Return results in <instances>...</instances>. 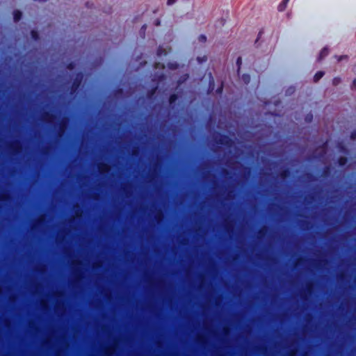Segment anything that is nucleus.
<instances>
[{
  "mask_svg": "<svg viewBox=\"0 0 356 356\" xmlns=\"http://www.w3.org/2000/svg\"><path fill=\"white\" fill-rule=\"evenodd\" d=\"M161 168L162 166H159L158 163L151 166L144 177L143 184L140 186V189L149 191L157 188L162 177Z\"/></svg>",
  "mask_w": 356,
  "mask_h": 356,
  "instance_id": "f257e3e1",
  "label": "nucleus"
},
{
  "mask_svg": "<svg viewBox=\"0 0 356 356\" xmlns=\"http://www.w3.org/2000/svg\"><path fill=\"white\" fill-rule=\"evenodd\" d=\"M84 74L82 72H79L76 74L75 78L74 79L70 90V94L72 96H75L81 86L83 79Z\"/></svg>",
  "mask_w": 356,
  "mask_h": 356,
  "instance_id": "f03ea898",
  "label": "nucleus"
},
{
  "mask_svg": "<svg viewBox=\"0 0 356 356\" xmlns=\"http://www.w3.org/2000/svg\"><path fill=\"white\" fill-rule=\"evenodd\" d=\"M137 188L136 182L134 183L131 180H122L120 182V191L125 195L132 193Z\"/></svg>",
  "mask_w": 356,
  "mask_h": 356,
  "instance_id": "7ed1b4c3",
  "label": "nucleus"
},
{
  "mask_svg": "<svg viewBox=\"0 0 356 356\" xmlns=\"http://www.w3.org/2000/svg\"><path fill=\"white\" fill-rule=\"evenodd\" d=\"M216 144L223 145L230 148L234 145V140L227 135L217 133V136L214 138Z\"/></svg>",
  "mask_w": 356,
  "mask_h": 356,
  "instance_id": "20e7f679",
  "label": "nucleus"
},
{
  "mask_svg": "<svg viewBox=\"0 0 356 356\" xmlns=\"http://www.w3.org/2000/svg\"><path fill=\"white\" fill-rule=\"evenodd\" d=\"M251 170L250 166H242L241 168L239 185L241 193L245 188V181L248 180L251 175Z\"/></svg>",
  "mask_w": 356,
  "mask_h": 356,
  "instance_id": "39448f33",
  "label": "nucleus"
},
{
  "mask_svg": "<svg viewBox=\"0 0 356 356\" xmlns=\"http://www.w3.org/2000/svg\"><path fill=\"white\" fill-rule=\"evenodd\" d=\"M97 169L102 179H105L108 178L111 170V165L108 163L100 162L97 164Z\"/></svg>",
  "mask_w": 356,
  "mask_h": 356,
  "instance_id": "423d86ee",
  "label": "nucleus"
},
{
  "mask_svg": "<svg viewBox=\"0 0 356 356\" xmlns=\"http://www.w3.org/2000/svg\"><path fill=\"white\" fill-rule=\"evenodd\" d=\"M261 191L265 193H278L281 191V189L276 183H272L268 186H262Z\"/></svg>",
  "mask_w": 356,
  "mask_h": 356,
  "instance_id": "0eeeda50",
  "label": "nucleus"
},
{
  "mask_svg": "<svg viewBox=\"0 0 356 356\" xmlns=\"http://www.w3.org/2000/svg\"><path fill=\"white\" fill-rule=\"evenodd\" d=\"M9 149L13 154H17L22 150V145L19 140H16L9 145Z\"/></svg>",
  "mask_w": 356,
  "mask_h": 356,
  "instance_id": "6e6552de",
  "label": "nucleus"
},
{
  "mask_svg": "<svg viewBox=\"0 0 356 356\" xmlns=\"http://www.w3.org/2000/svg\"><path fill=\"white\" fill-rule=\"evenodd\" d=\"M291 170L289 168H285L280 170L278 173V177L282 180L284 181L286 179L289 178L291 176Z\"/></svg>",
  "mask_w": 356,
  "mask_h": 356,
  "instance_id": "1a4fd4ad",
  "label": "nucleus"
},
{
  "mask_svg": "<svg viewBox=\"0 0 356 356\" xmlns=\"http://www.w3.org/2000/svg\"><path fill=\"white\" fill-rule=\"evenodd\" d=\"M313 289H314L313 282H307L306 284L305 290L301 294L302 298L305 299L306 298L305 293L307 292V293L311 294L312 292L313 291Z\"/></svg>",
  "mask_w": 356,
  "mask_h": 356,
  "instance_id": "9d476101",
  "label": "nucleus"
},
{
  "mask_svg": "<svg viewBox=\"0 0 356 356\" xmlns=\"http://www.w3.org/2000/svg\"><path fill=\"white\" fill-rule=\"evenodd\" d=\"M332 173V167L331 165H325L322 171L321 176L324 179H327L331 176Z\"/></svg>",
  "mask_w": 356,
  "mask_h": 356,
  "instance_id": "9b49d317",
  "label": "nucleus"
},
{
  "mask_svg": "<svg viewBox=\"0 0 356 356\" xmlns=\"http://www.w3.org/2000/svg\"><path fill=\"white\" fill-rule=\"evenodd\" d=\"M56 118V115L49 112H44L42 114V120L46 122H51Z\"/></svg>",
  "mask_w": 356,
  "mask_h": 356,
  "instance_id": "f8f14e48",
  "label": "nucleus"
},
{
  "mask_svg": "<svg viewBox=\"0 0 356 356\" xmlns=\"http://www.w3.org/2000/svg\"><path fill=\"white\" fill-rule=\"evenodd\" d=\"M179 98V95L176 93L171 94L168 98V103L170 106L174 107L176 104V102Z\"/></svg>",
  "mask_w": 356,
  "mask_h": 356,
  "instance_id": "ddd939ff",
  "label": "nucleus"
},
{
  "mask_svg": "<svg viewBox=\"0 0 356 356\" xmlns=\"http://www.w3.org/2000/svg\"><path fill=\"white\" fill-rule=\"evenodd\" d=\"M329 54V50L327 47H323L320 53H319V55H318V61H321L324 58H325Z\"/></svg>",
  "mask_w": 356,
  "mask_h": 356,
  "instance_id": "4468645a",
  "label": "nucleus"
},
{
  "mask_svg": "<svg viewBox=\"0 0 356 356\" xmlns=\"http://www.w3.org/2000/svg\"><path fill=\"white\" fill-rule=\"evenodd\" d=\"M158 88H159L158 86H154L152 88H150L149 90H147V97L148 99H152L156 94V91L158 90Z\"/></svg>",
  "mask_w": 356,
  "mask_h": 356,
  "instance_id": "2eb2a0df",
  "label": "nucleus"
},
{
  "mask_svg": "<svg viewBox=\"0 0 356 356\" xmlns=\"http://www.w3.org/2000/svg\"><path fill=\"white\" fill-rule=\"evenodd\" d=\"M22 17V13L19 10H15L13 11V19L15 22H19Z\"/></svg>",
  "mask_w": 356,
  "mask_h": 356,
  "instance_id": "dca6fc26",
  "label": "nucleus"
},
{
  "mask_svg": "<svg viewBox=\"0 0 356 356\" xmlns=\"http://www.w3.org/2000/svg\"><path fill=\"white\" fill-rule=\"evenodd\" d=\"M289 1V0H282L280 2V3L278 5V7H277L278 11H280V12L284 11L286 8V6H287Z\"/></svg>",
  "mask_w": 356,
  "mask_h": 356,
  "instance_id": "f3484780",
  "label": "nucleus"
},
{
  "mask_svg": "<svg viewBox=\"0 0 356 356\" xmlns=\"http://www.w3.org/2000/svg\"><path fill=\"white\" fill-rule=\"evenodd\" d=\"M348 163V158L346 156H339L337 159V163L339 166H344Z\"/></svg>",
  "mask_w": 356,
  "mask_h": 356,
  "instance_id": "a211bd4d",
  "label": "nucleus"
},
{
  "mask_svg": "<svg viewBox=\"0 0 356 356\" xmlns=\"http://www.w3.org/2000/svg\"><path fill=\"white\" fill-rule=\"evenodd\" d=\"M325 74L323 71H318L314 76V82H318Z\"/></svg>",
  "mask_w": 356,
  "mask_h": 356,
  "instance_id": "6ab92c4d",
  "label": "nucleus"
},
{
  "mask_svg": "<svg viewBox=\"0 0 356 356\" xmlns=\"http://www.w3.org/2000/svg\"><path fill=\"white\" fill-rule=\"evenodd\" d=\"M31 38L35 41L38 40L40 38V35H39L38 31L34 30V29L31 31Z\"/></svg>",
  "mask_w": 356,
  "mask_h": 356,
  "instance_id": "aec40b11",
  "label": "nucleus"
},
{
  "mask_svg": "<svg viewBox=\"0 0 356 356\" xmlns=\"http://www.w3.org/2000/svg\"><path fill=\"white\" fill-rule=\"evenodd\" d=\"M305 177L309 181H314L317 180V178L312 172L306 173Z\"/></svg>",
  "mask_w": 356,
  "mask_h": 356,
  "instance_id": "412c9836",
  "label": "nucleus"
},
{
  "mask_svg": "<svg viewBox=\"0 0 356 356\" xmlns=\"http://www.w3.org/2000/svg\"><path fill=\"white\" fill-rule=\"evenodd\" d=\"M242 80L245 84H248L250 81V76L248 74H243L242 75Z\"/></svg>",
  "mask_w": 356,
  "mask_h": 356,
  "instance_id": "4be33fe9",
  "label": "nucleus"
},
{
  "mask_svg": "<svg viewBox=\"0 0 356 356\" xmlns=\"http://www.w3.org/2000/svg\"><path fill=\"white\" fill-rule=\"evenodd\" d=\"M76 67V64L74 62H70L69 63L67 64L66 65V68L69 70H72L75 68Z\"/></svg>",
  "mask_w": 356,
  "mask_h": 356,
  "instance_id": "5701e85b",
  "label": "nucleus"
},
{
  "mask_svg": "<svg viewBox=\"0 0 356 356\" xmlns=\"http://www.w3.org/2000/svg\"><path fill=\"white\" fill-rule=\"evenodd\" d=\"M341 79L340 77H334L332 79V84H333V86H337L341 83Z\"/></svg>",
  "mask_w": 356,
  "mask_h": 356,
  "instance_id": "b1692460",
  "label": "nucleus"
},
{
  "mask_svg": "<svg viewBox=\"0 0 356 356\" xmlns=\"http://www.w3.org/2000/svg\"><path fill=\"white\" fill-rule=\"evenodd\" d=\"M50 151V147L46 146L42 148V153L44 155H48Z\"/></svg>",
  "mask_w": 356,
  "mask_h": 356,
  "instance_id": "393cba45",
  "label": "nucleus"
},
{
  "mask_svg": "<svg viewBox=\"0 0 356 356\" xmlns=\"http://www.w3.org/2000/svg\"><path fill=\"white\" fill-rule=\"evenodd\" d=\"M241 65H242V58L241 57H238L236 59V65L238 67V70H237L238 72L240 71Z\"/></svg>",
  "mask_w": 356,
  "mask_h": 356,
  "instance_id": "a878e982",
  "label": "nucleus"
},
{
  "mask_svg": "<svg viewBox=\"0 0 356 356\" xmlns=\"http://www.w3.org/2000/svg\"><path fill=\"white\" fill-rule=\"evenodd\" d=\"M213 88H214V80H213V77L211 76V79L209 80V88L211 89V90H213Z\"/></svg>",
  "mask_w": 356,
  "mask_h": 356,
  "instance_id": "bb28decb",
  "label": "nucleus"
},
{
  "mask_svg": "<svg viewBox=\"0 0 356 356\" xmlns=\"http://www.w3.org/2000/svg\"><path fill=\"white\" fill-rule=\"evenodd\" d=\"M198 40H199V42H202V43L205 42L207 41L206 35H204L203 34L200 35L198 37Z\"/></svg>",
  "mask_w": 356,
  "mask_h": 356,
  "instance_id": "cd10ccee",
  "label": "nucleus"
},
{
  "mask_svg": "<svg viewBox=\"0 0 356 356\" xmlns=\"http://www.w3.org/2000/svg\"><path fill=\"white\" fill-rule=\"evenodd\" d=\"M223 90V83H222L221 85L216 89V92L218 95H221Z\"/></svg>",
  "mask_w": 356,
  "mask_h": 356,
  "instance_id": "c85d7f7f",
  "label": "nucleus"
},
{
  "mask_svg": "<svg viewBox=\"0 0 356 356\" xmlns=\"http://www.w3.org/2000/svg\"><path fill=\"white\" fill-rule=\"evenodd\" d=\"M139 153V148L138 147H135L133 149H132V155L134 156H136L138 155Z\"/></svg>",
  "mask_w": 356,
  "mask_h": 356,
  "instance_id": "c756f323",
  "label": "nucleus"
},
{
  "mask_svg": "<svg viewBox=\"0 0 356 356\" xmlns=\"http://www.w3.org/2000/svg\"><path fill=\"white\" fill-rule=\"evenodd\" d=\"M350 137L352 140L356 139V130L351 131Z\"/></svg>",
  "mask_w": 356,
  "mask_h": 356,
  "instance_id": "7c9ffc66",
  "label": "nucleus"
},
{
  "mask_svg": "<svg viewBox=\"0 0 356 356\" xmlns=\"http://www.w3.org/2000/svg\"><path fill=\"white\" fill-rule=\"evenodd\" d=\"M65 127V123L64 122H61L60 123V132L63 131V128Z\"/></svg>",
  "mask_w": 356,
  "mask_h": 356,
  "instance_id": "2f4dec72",
  "label": "nucleus"
},
{
  "mask_svg": "<svg viewBox=\"0 0 356 356\" xmlns=\"http://www.w3.org/2000/svg\"><path fill=\"white\" fill-rule=\"evenodd\" d=\"M177 0H168L167 1V4L168 6H171L172 4H174Z\"/></svg>",
  "mask_w": 356,
  "mask_h": 356,
  "instance_id": "473e14b6",
  "label": "nucleus"
},
{
  "mask_svg": "<svg viewBox=\"0 0 356 356\" xmlns=\"http://www.w3.org/2000/svg\"><path fill=\"white\" fill-rule=\"evenodd\" d=\"M348 56H337V60L338 61H341L342 60L343 58H347Z\"/></svg>",
  "mask_w": 356,
  "mask_h": 356,
  "instance_id": "72a5a7b5",
  "label": "nucleus"
},
{
  "mask_svg": "<svg viewBox=\"0 0 356 356\" xmlns=\"http://www.w3.org/2000/svg\"><path fill=\"white\" fill-rule=\"evenodd\" d=\"M303 261V258L302 257H299L298 259H297V260L296 261L294 265L295 266H297L299 262L300 261Z\"/></svg>",
  "mask_w": 356,
  "mask_h": 356,
  "instance_id": "f704fd0d",
  "label": "nucleus"
},
{
  "mask_svg": "<svg viewBox=\"0 0 356 356\" xmlns=\"http://www.w3.org/2000/svg\"><path fill=\"white\" fill-rule=\"evenodd\" d=\"M92 6H93V3L91 2L88 1L86 3V6L88 8H92Z\"/></svg>",
  "mask_w": 356,
  "mask_h": 356,
  "instance_id": "c9c22d12",
  "label": "nucleus"
},
{
  "mask_svg": "<svg viewBox=\"0 0 356 356\" xmlns=\"http://www.w3.org/2000/svg\"><path fill=\"white\" fill-rule=\"evenodd\" d=\"M262 34H263V31H260L258 33V36H257V38L255 42H257L259 40V39L261 37Z\"/></svg>",
  "mask_w": 356,
  "mask_h": 356,
  "instance_id": "e433bc0d",
  "label": "nucleus"
},
{
  "mask_svg": "<svg viewBox=\"0 0 356 356\" xmlns=\"http://www.w3.org/2000/svg\"><path fill=\"white\" fill-rule=\"evenodd\" d=\"M352 88H356V78L353 81V83L351 86Z\"/></svg>",
  "mask_w": 356,
  "mask_h": 356,
  "instance_id": "4c0bfd02",
  "label": "nucleus"
},
{
  "mask_svg": "<svg viewBox=\"0 0 356 356\" xmlns=\"http://www.w3.org/2000/svg\"><path fill=\"white\" fill-rule=\"evenodd\" d=\"M160 24H161V21H160V19H156L155 20V22H154V24H155L156 26H159V25H160Z\"/></svg>",
  "mask_w": 356,
  "mask_h": 356,
  "instance_id": "58836bf2",
  "label": "nucleus"
},
{
  "mask_svg": "<svg viewBox=\"0 0 356 356\" xmlns=\"http://www.w3.org/2000/svg\"><path fill=\"white\" fill-rule=\"evenodd\" d=\"M312 115H307V118H306V120H308V121H311L312 120Z\"/></svg>",
  "mask_w": 356,
  "mask_h": 356,
  "instance_id": "ea45409f",
  "label": "nucleus"
},
{
  "mask_svg": "<svg viewBox=\"0 0 356 356\" xmlns=\"http://www.w3.org/2000/svg\"><path fill=\"white\" fill-rule=\"evenodd\" d=\"M198 341L200 342H201V343H204V339L202 337H198Z\"/></svg>",
  "mask_w": 356,
  "mask_h": 356,
  "instance_id": "a19ab883",
  "label": "nucleus"
},
{
  "mask_svg": "<svg viewBox=\"0 0 356 356\" xmlns=\"http://www.w3.org/2000/svg\"><path fill=\"white\" fill-rule=\"evenodd\" d=\"M264 175L266 177H270V176H271V175H272V174H271V173H270V172H265Z\"/></svg>",
  "mask_w": 356,
  "mask_h": 356,
  "instance_id": "79ce46f5",
  "label": "nucleus"
},
{
  "mask_svg": "<svg viewBox=\"0 0 356 356\" xmlns=\"http://www.w3.org/2000/svg\"><path fill=\"white\" fill-rule=\"evenodd\" d=\"M96 182H97V186H101L102 185V181L99 179H97Z\"/></svg>",
  "mask_w": 356,
  "mask_h": 356,
  "instance_id": "37998d69",
  "label": "nucleus"
},
{
  "mask_svg": "<svg viewBox=\"0 0 356 356\" xmlns=\"http://www.w3.org/2000/svg\"><path fill=\"white\" fill-rule=\"evenodd\" d=\"M164 79V75L163 74H161L159 76V80H163Z\"/></svg>",
  "mask_w": 356,
  "mask_h": 356,
  "instance_id": "c03bdc74",
  "label": "nucleus"
},
{
  "mask_svg": "<svg viewBox=\"0 0 356 356\" xmlns=\"http://www.w3.org/2000/svg\"><path fill=\"white\" fill-rule=\"evenodd\" d=\"M142 29H144V31L146 29V25L144 24L143 26H142Z\"/></svg>",
  "mask_w": 356,
  "mask_h": 356,
  "instance_id": "a18cd8bd",
  "label": "nucleus"
},
{
  "mask_svg": "<svg viewBox=\"0 0 356 356\" xmlns=\"http://www.w3.org/2000/svg\"><path fill=\"white\" fill-rule=\"evenodd\" d=\"M289 184H285V188H289Z\"/></svg>",
  "mask_w": 356,
  "mask_h": 356,
  "instance_id": "49530a36",
  "label": "nucleus"
},
{
  "mask_svg": "<svg viewBox=\"0 0 356 356\" xmlns=\"http://www.w3.org/2000/svg\"><path fill=\"white\" fill-rule=\"evenodd\" d=\"M224 331H225V332L226 333V332H227V330L225 328V329H224Z\"/></svg>",
  "mask_w": 356,
  "mask_h": 356,
  "instance_id": "de8ad7c7",
  "label": "nucleus"
},
{
  "mask_svg": "<svg viewBox=\"0 0 356 356\" xmlns=\"http://www.w3.org/2000/svg\"><path fill=\"white\" fill-rule=\"evenodd\" d=\"M259 234H262V230H260L259 231Z\"/></svg>",
  "mask_w": 356,
  "mask_h": 356,
  "instance_id": "09e8293b",
  "label": "nucleus"
}]
</instances>
